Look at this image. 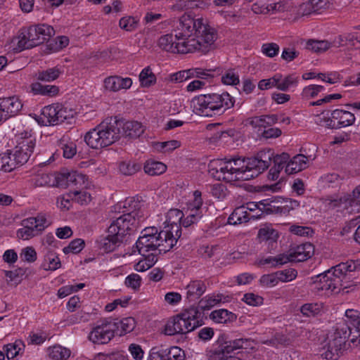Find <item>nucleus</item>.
Wrapping results in <instances>:
<instances>
[{
    "mask_svg": "<svg viewBox=\"0 0 360 360\" xmlns=\"http://www.w3.org/2000/svg\"><path fill=\"white\" fill-rule=\"evenodd\" d=\"M158 40L159 46L171 53H187L198 51L207 53L215 49L218 34L206 19L194 18L184 14L173 30Z\"/></svg>",
    "mask_w": 360,
    "mask_h": 360,
    "instance_id": "obj_1",
    "label": "nucleus"
},
{
    "mask_svg": "<svg viewBox=\"0 0 360 360\" xmlns=\"http://www.w3.org/2000/svg\"><path fill=\"white\" fill-rule=\"evenodd\" d=\"M143 205L134 198H128L115 206V210L121 214L113 219L108 229V233H119L123 238L134 233L140 224L146 219Z\"/></svg>",
    "mask_w": 360,
    "mask_h": 360,
    "instance_id": "obj_2",
    "label": "nucleus"
},
{
    "mask_svg": "<svg viewBox=\"0 0 360 360\" xmlns=\"http://www.w3.org/2000/svg\"><path fill=\"white\" fill-rule=\"evenodd\" d=\"M272 155V150L269 149L258 152L254 157L229 158L233 175H236L235 181H248L257 177L270 166Z\"/></svg>",
    "mask_w": 360,
    "mask_h": 360,
    "instance_id": "obj_3",
    "label": "nucleus"
},
{
    "mask_svg": "<svg viewBox=\"0 0 360 360\" xmlns=\"http://www.w3.org/2000/svg\"><path fill=\"white\" fill-rule=\"evenodd\" d=\"M235 99L228 93L200 94L191 100L193 112L200 116L213 117L233 107Z\"/></svg>",
    "mask_w": 360,
    "mask_h": 360,
    "instance_id": "obj_4",
    "label": "nucleus"
},
{
    "mask_svg": "<svg viewBox=\"0 0 360 360\" xmlns=\"http://www.w3.org/2000/svg\"><path fill=\"white\" fill-rule=\"evenodd\" d=\"M121 134L120 123L116 117H107L84 136L86 143L94 149L110 146L117 141Z\"/></svg>",
    "mask_w": 360,
    "mask_h": 360,
    "instance_id": "obj_5",
    "label": "nucleus"
},
{
    "mask_svg": "<svg viewBox=\"0 0 360 360\" xmlns=\"http://www.w3.org/2000/svg\"><path fill=\"white\" fill-rule=\"evenodd\" d=\"M176 245L174 237H169L167 231H158L155 226L146 227L136 243L139 254L145 255L150 251L158 250L160 253L169 251Z\"/></svg>",
    "mask_w": 360,
    "mask_h": 360,
    "instance_id": "obj_6",
    "label": "nucleus"
},
{
    "mask_svg": "<svg viewBox=\"0 0 360 360\" xmlns=\"http://www.w3.org/2000/svg\"><path fill=\"white\" fill-rule=\"evenodd\" d=\"M352 333V329L348 323H337L334 332L328 337L326 350L321 354L323 358L338 360L345 351L352 347V344L356 346L359 342L357 336L347 340Z\"/></svg>",
    "mask_w": 360,
    "mask_h": 360,
    "instance_id": "obj_7",
    "label": "nucleus"
},
{
    "mask_svg": "<svg viewBox=\"0 0 360 360\" xmlns=\"http://www.w3.org/2000/svg\"><path fill=\"white\" fill-rule=\"evenodd\" d=\"M356 268V265L352 260L340 263L316 276L319 280L314 281L315 288L319 291H324L327 295L338 292L347 273L355 271Z\"/></svg>",
    "mask_w": 360,
    "mask_h": 360,
    "instance_id": "obj_8",
    "label": "nucleus"
},
{
    "mask_svg": "<svg viewBox=\"0 0 360 360\" xmlns=\"http://www.w3.org/2000/svg\"><path fill=\"white\" fill-rule=\"evenodd\" d=\"M201 312L197 307H190L167 321L165 334L174 335L186 334L202 325L200 321Z\"/></svg>",
    "mask_w": 360,
    "mask_h": 360,
    "instance_id": "obj_9",
    "label": "nucleus"
},
{
    "mask_svg": "<svg viewBox=\"0 0 360 360\" xmlns=\"http://www.w3.org/2000/svg\"><path fill=\"white\" fill-rule=\"evenodd\" d=\"M260 205L262 206L260 208L262 214H287L291 210L298 207L300 203L295 200L276 197L260 201Z\"/></svg>",
    "mask_w": 360,
    "mask_h": 360,
    "instance_id": "obj_10",
    "label": "nucleus"
},
{
    "mask_svg": "<svg viewBox=\"0 0 360 360\" xmlns=\"http://www.w3.org/2000/svg\"><path fill=\"white\" fill-rule=\"evenodd\" d=\"M217 342L219 345V347L212 352V357L214 360L233 357L231 355L232 352L238 349H246L250 346L249 339L238 338L231 341H224L223 335L219 338Z\"/></svg>",
    "mask_w": 360,
    "mask_h": 360,
    "instance_id": "obj_11",
    "label": "nucleus"
},
{
    "mask_svg": "<svg viewBox=\"0 0 360 360\" xmlns=\"http://www.w3.org/2000/svg\"><path fill=\"white\" fill-rule=\"evenodd\" d=\"M117 329L114 321H101L92 328L89 339L96 344H106L115 336Z\"/></svg>",
    "mask_w": 360,
    "mask_h": 360,
    "instance_id": "obj_12",
    "label": "nucleus"
},
{
    "mask_svg": "<svg viewBox=\"0 0 360 360\" xmlns=\"http://www.w3.org/2000/svg\"><path fill=\"white\" fill-rule=\"evenodd\" d=\"M232 168L227 158L212 160L208 164L209 174L218 181H235Z\"/></svg>",
    "mask_w": 360,
    "mask_h": 360,
    "instance_id": "obj_13",
    "label": "nucleus"
},
{
    "mask_svg": "<svg viewBox=\"0 0 360 360\" xmlns=\"http://www.w3.org/2000/svg\"><path fill=\"white\" fill-rule=\"evenodd\" d=\"M35 143V139L31 136L18 138L17 145L14 148L13 156L17 158V161L21 165L29 160L33 153Z\"/></svg>",
    "mask_w": 360,
    "mask_h": 360,
    "instance_id": "obj_14",
    "label": "nucleus"
},
{
    "mask_svg": "<svg viewBox=\"0 0 360 360\" xmlns=\"http://www.w3.org/2000/svg\"><path fill=\"white\" fill-rule=\"evenodd\" d=\"M184 217L183 212L177 209L170 210L167 214L165 224L167 226L162 231H167L169 237H174L176 243L181 235V221Z\"/></svg>",
    "mask_w": 360,
    "mask_h": 360,
    "instance_id": "obj_15",
    "label": "nucleus"
},
{
    "mask_svg": "<svg viewBox=\"0 0 360 360\" xmlns=\"http://www.w3.org/2000/svg\"><path fill=\"white\" fill-rule=\"evenodd\" d=\"M22 108V103L17 96L0 98V120L2 122L15 116Z\"/></svg>",
    "mask_w": 360,
    "mask_h": 360,
    "instance_id": "obj_16",
    "label": "nucleus"
},
{
    "mask_svg": "<svg viewBox=\"0 0 360 360\" xmlns=\"http://www.w3.org/2000/svg\"><path fill=\"white\" fill-rule=\"evenodd\" d=\"M27 31L31 42L36 46L49 41L55 33L53 28L46 24L32 25Z\"/></svg>",
    "mask_w": 360,
    "mask_h": 360,
    "instance_id": "obj_17",
    "label": "nucleus"
},
{
    "mask_svg": "<svg viewBox=\"0 0 360 360\" xmlns=\"http://www.w3.org/2000/svg\"><path fill=\"white\" fill-rule=\"evenodd\" d=\"M328 122V128L340 129L352 125L355 122V116L349 111L336 109L331 112V120Z\"/></svg>",
    "mask_w": 360,
    "mask_h": 360,
    "instance_id": "obj_18",
    "label": "nucleus"
},
{
    "mask_svg": "<svg viewBox=\"0 0 360 360\" xmlns=\"http://www.w3.org/2000/svg\"><path fill=\"white\" fill-rule=\"evenodd\" d=\"M314 245L309 243H306L296 246L290 250L289 254L286 255L289 262H300L310 258L314 255Z\"/></svg>",
    "mask_w": 360,
    "mask_h": 360,
    "instance_id": "obj_19",
    "label": "nucleus"
},
{
    "mask_svg": "<svg viewBox=\"0 0 360 360\" xmlns=\"http://www.w3.org/2000/svg\"><path fill=\"white\" fill-rule=\"evenodd\" d=\"M104 87L112 92H117L122 89H129L132 85L130 77H122L118 75L109 76L104 79Z\"/></svg>",
    "mask_w": 360,
    "mask_h": 360,
    "instance_id": "obj_20",
    "label": "nucleus"
},
{
    "mask_svg": "<svg viewBox=\"0 0 360 360\" xmlns=\"http://www.w3.org/2000/svg\"><path fill=\"white\" fill-rule=\"evenodd\" d=\"M117 122L120 123L121 134L129 138H137L140 136L144 131V129L141 122L137 121H127L124 122L117 120Z\"/></svg>",
    "mask_w": 360,
    "mask_h": 360,
    "instance_id": "obj_21",
    "label": "nucleus"
},
{
    "mask_svg": "<svg viewBox=\"0 0 360 360\" xmlns=\"http://www.w3.org/2000/svg\"><path fill=\"white\" fill-rule=\"evenodd\" d=\"M124 239L116 231L115 233H108L106 237L101 239L100 248L105 252H113L124 243Z\"/></svg>",
    "mask_w": 360,
    "mask_h": 360,
    "instance_id": "obj_22",
    "label": "nucleus"
},
{
    "mask_svg": "<svg viewBox=\"0 0 360 360\" xmlns=\"http://www.w3.org/2000/svg\"><path fill=\"white\" fill-rule=\"evenodd\" d=\"M309 158L302 155L297 154L292 159H289L286 165L285 173L288 174L297 173L308 167Z\"/></svg>",
    "mask_w": 360,
    "mask_h": 360,
    "instance_id": "obj_23",
    "label": "nucleus"
},
{
    "mask_svg": "<svg viewBox=\"0 0 360 360\" xmlns=\"http://www.w3.org/2000/svg\"><path fill=\"white\" fill-rule=\"evenodd\" d=\"M61 176L65 179L68 186H73L76 188L84 189L89 185L87 176L82 173L73 171Z\"/></svg>",
    "mask_w": 360,
    "mask_h": 360,
    "instance_id": "obj_24",
    "label": "nucleus"
},
{
    "mask_svg": "<svg viewBox=\"0 0 360 360\" xmlns=\"http://www.w3.org/2000/svg\"><path fill=\"white\" fill-rule=\"evenodd\" d=\"M284 5L281 2L264 4L256 2L252 6V11L255 14L266 15L283 11Z\"/></svg>",
    "mask_w": 360,
    "mask_h": 360,
    "instance_id": "obj_25",
    "label": "nucleus"
},
{
    "mask_svg": "<svg viewBox=\"0 0 360 360\" xmlns=\"http://www.w3.org/2000/svg\"><path fill=\"white\" fill-rule=\"evenodd\" d=\"M58 108L57 103L45 106L42 109L39 122L45 126L58 124V121L56 119L57 113H58Z\"/></svg>",
    "mask_w": 360,
    "mask_h": 360,
    "instance_id": "obj_26",
    "label": "nucleus"
},
{
    "mask_svg": "<svg viewBox=\"0 0 360 360\" xmlns=\"http://www.w3.org/2000/svg\"><path fill=\"white\" fill-rule=\"evenodd\" d=\"M258 216H250L245 206L236 207L228 218V223L232 225L240 224L248 221L251 218H258Z\"/></svg>",
    "mask_w": 360,
    "mask_h": 360,
    "instance_id": "obj_27",
    "label": "nucleus"
},
{
    "mask_svg": "<svg viewBox=\"0 0 360 360\" xmlns=\"http://www.w3.org/2000/svg\"><path fill=\"white\" fill-rule=\"evenodd\" d=\"M187 298L195 301L200 297L206 290V285L202 281H191L186 286Z\"/></svg>",
    "mask_w": 360,
    "mask_h": 360,
    "instance_id": "obj_28",
    "label": "nucleus"
},
{
    "mask_svg": "<svg viewBox=\"0 0 360 360\" xmlns=\"http://www.w3.org/2000/svg\"><path fill=\"white\" fill-rule=\"evenodd\" d=\"M257 238L260 243H268L269 245L274 248L277 244L278 238V233L276 230L270 226H264L261 228L257 233Z\"/></svg>",
    "mask_w": 360,
    "mask_h": 360,
    "instance_id": "obj_29",
    "label": "nucleus"
},
{
    "mask_svg": "<svg viewBox=\"0 0 360 360\" xmlns=\"http://www.w3.org/2000/svg\"><path fill=\"white\" fill-rule=\"evenodd\" d=\"M334 43L337 46H347L348 49H359L360 39L355 34L345 33L338 36Z\"/></svg>",
    "mask_w": 360,
    "mask_h": 360,
    "instance_id": "obj_30",
    "label": "nucleus"
},
{
    "mask_svg": "<svg viewBox=\"0 0 360 360\" xmlns=\"http://www.w3.org/2000/svg\"><path fill=\"white\" fill-rule=\"evenodd\" d=\"M210 318L215 323L223 324L232 323L236 320L235 314L224 309L212 311Z\"/></svg>",
    "mask_w": 360,
    "mask_h": 360,
    "instance_id": "obj_31",
    "label": "nucleus"
},
{
    "mask_svg": "<svg viewBox=\"0 0 360 360\" xmlns=\"http://www.w3.org/2000/svg\"><path fill=\"white\" fill-rule=\"evenodd\" d=\"M278 115H267L253 117L250 120L249 124L255 128H266L268 126H271L272 124L278 122Z\"/></svg>",
    "mask_w": 360,
    "mask_h": 360,
    "instance_id": "obj_32",
    "label": "nucleus"
},
{
    "mask_svg": "<svg viewBox=\"0 0 360 360\" xmlns=\"http://www.w3.org/2000/svg\"><path fill=\"white\" fill-rule=\"evenodd\" d=\"M288 262H289V259L287 257V255L283 253L274 257L269 256L266 258H262L258 260L257 264L259 266L269 264L271 268H278Z\"/></svg>",
    "mask_w": 360,
    "mask_h": 360,
    "instance_id": "obj_33",
    "label": "nucleus"
},
{
    "mask_svg": "<svg viewBox=\"0 0 360 360\" xmlns=\"http://www.w3.org/2000/svg\"><path fill=\"white\" fill-rule=\"evenodd\" d=\"M25 344L20 340H17L13 343H9L4 346L3 350L4 351L8 359H15L21 354L25 349Z\"/></svg>",
    "mask_w": 360,
    "mask_h": 360,
    "instance_id": "obj_34",
    "label": "nucleus"
},
{
    "mask_svg": "<svg viewBox=\"0 0 360 360\" xmlns=\"http://www.w3.org/2000/svg\"><path fill=\"white\" fill-rule=\"evenodd\" d=\"M20 165L21 164L18 163L13 153H6L0 155V170L10 172Z\"/></svg>",
    "mask_w": 360,
    "mask_h": 360,
    "instance_id": "obj_35",
    "label": "nucleus"
},
{
    "mask_svg": "<svg viewBox=\"0 0 360 360\" xmlns=\"http://www.w3.org/2000/svg\"><path fill=\"white\" fill-rule=\"evenodd\" d=\"M114 323L117 326L115 334L120 336L131 332L136 326L135 319L132 317H127L119 321H114Z\"/></svg>",
    "mask_w": 360,
    "mask_h": 360,
    "instance_id": "obj_36",
    "label": "nucleus"
},
{
    "mask_svg": "<svg viewBox=\"0 0 360 360\" xmlns=\"http://www.w3.org/2000/svg\"><path fill=\"white\" fill-rule=\"evenodd\" d=\"M32 91L34 94L53 96L58 93V87L55 85H43L39 82L31 84Z\"/></svg>",
    "mask_w": 360,
    "mask_h": 360,
    "instance_id": "obj_37",
    "label": "nucleus"
},
{
    "mask_svg": "<svg viewBox=\"0 0 360 360\" xmlns=\"http://www.w3.org/2000/svg\"><path fill=\"white\" fill-rule=\"evenodd\" d=\"M63 71L58 67H53L46 70L39 71L36 74L38 80L50 82L59 77Z\"/></svg>",
    "mask_w": 360,
    "mask_h": 360,
    "instance_id": "obj_38",
    "label": "nucleus"
},
{
    "mask_svg": "<svg viewBox=\"0 0 360 360\" xmlns=\"http://www.w3.org/2000/svg\"><path fill=\"white\" fill-rule=\"evenodd\" d=\"M143 169L146 174L155 176L163 174L167 169V166L161 162L148 160L146 162Z\"/></svg>",
    "mask_w": 360,
    "mask_h": 360,
    "instance_id": "obj_39",
    "label": "nucleus"
},
{
    "mask_svg": "<svg viewBox=\"0 0 360 360\" xmlns=\"http://www.w3.org/2000/svg\"><path fill=\"white\" fill-rule=\"evenodd\" d=\"M48 354L53 360H66L70 357L71 352L60 345H54L48 349Z\"/></svg>",
    "mask_w": 360,
    "mask_h": 360,
    "instance_id": "obj_40",
    "label": "nucleus"
},
{
    "mask_svg": "<svg viewBox=\"0 0 360 360\" xmlns=\"http://www.w3.org/2000/svg\"><path fill=\"white\" fill-rule=\"evenodd\" d=\"M278 84L277 89L282 91H286L290 86H297L298 78L292 75L283 77L281 74H277Z\"/></svg>",
    "mask_w": 360,
    "mask_h": 360,
    "instance_id": "obj_41",
    "label": "nucleus"
},
{
    "mask_svg": "<svg viewBox=\"0 0 360 360\" xmlns=\"http://www.w3.org/2000/svg\"><path fill=\"white\" fill-rule=\"evenodd\" d=\"M145 258L143 259L140 260L138 263H136L134 266V269L137 271L143 272L145 271L150 268H151L157 262V255L150 253L146 255H143Z\"/></svg>",
    "mask_w": 360,
    "mask_h": 360,
    "instance_id": "obj_42",
    "label": "nucleus"
},
{
    "mask_svg": "<svg viewBox=\"0 0 360 360\" xmlns=\"http://www.w3.org/2000/svg\"><path fill=\"white\" fill-rule=\"evenodd\" d=\"M141 168V165L135 161L126 160L120 163L119 169L120 172L127 176L133 175L139 172Z\"/></svg>",
    "mask_w": 360,
    "mask_h": 360,
    "instance_id": "obj_43",
    "label": "nucleus"
},
{
    "mask_svg": "<svg viewBox=\"0 0 360 360\" xmlns=\"http://www.w3.org/2000/svg\"><path fill=\"white\" fill-rule=\"evenodd\" d=\"M139 81L143 87H149L156 82V77L149 66L142 70L139 75Z\"/></svg>",
    "mask_w": 360,
    "mask_h": 360,
    "instance_id": "obj_44",
    "label": "nucleus"
},
{
    "mask_svg": "<svg viewBox=\"0 0 360 360\" xmlns=\"http://www.w3.org/2000/svg\"><path fill=\"white\" fill-rule=\"evenodd\" d=\"M180 142L176 140H171L164 142H155L153 143L154 148L161 153H169L180 147Z\"/></svg>",
    "mask_w": 360,
    "mask_h": 360,
    "instance_id": "obj_45",
    "label": "nucleus"
},
{
    "mask_svg": "<svg viewBox=\"0 0 360 360\" xmlns=\"http://www.w3.org/2000/svg\"><path fill=\"white\" fill-rule=\"evenodd\" d=\"M330 44L326 40L319 41V40H309L307 43V49L316 52H323L328 50L330 48Z\"/></svg>",
    "mask_w": 360,
    "mask_h": 360,
    "instance_id": "obj_46",
    "label": "nucleus"
},
{
    "mask_svg": "<svg viewBox=\"0 0 360 360\" xmlns=\"http://www.w3.org/2000/svg\"><path fill=\"white\" fill-rule=\"evenodd\" d=\"M278 282L287 283L295 280L297 276V271L289 268L276 271Z\"/></svg>",
    "mask_w": 360,
    "mask_h": 360,
    "instance_id": "obj_47",
    "label": "nucleus"
},
{
    "mask_svg": "<svg viewBox=\"0 0 360 360\" xmlns=\"http://www.w3.org/2000/svg\"><path fill=\"white\" fill-rule=\"evenodd\" d=\"M84 240L81 238H77L72 240L70 244L65 247L63 250L65 254L73 253L77 254L80 252L84 248Z\"/></svg>",
    "mask_w": 360,
    "mask_h": 360,
    "instance_id": "obj_48",
    "label": "nucleus"
},
{
    "mask_svg": "<svg viewBox=\"0 0 360 360\" xmlns=\"http://www.w3.org/2000/svg\"><path fill=\"white\" fill-rule=\"evenodd\" d=\"M34 219L36 220L35 223L37 228H38L39 231V234H41L45 230V229L51 224L49 215L46 213L40 212L34 217Z\"/></svg>",
    "mask_w": 360,
    "mask_h": 360,
    "instance_id": "obj_49",
    "label": "nucleus"
},
{
    "mask_svg": "<svg viewBox=\"0 0 360 360\" xmlns=\"http://www.w3.org/2000/svg\"><path fill=\"white\" fill-rule=\"evenodd\" d=\"M321 305L318 303H307L301 307L302 314L307 317L319 314L321 310Z\"/></svg>",
    "mask_w": 360,
    "mask_h": 360,
    "instance_id": "obj_50",
    "label": "nucleus"
},
{
    "mask_svg": "<svg viewBox=\"0 0 360 360\" xmlns=\"http://www.w3.org/2000/svg\"><path fill=\"white\" fill-rule=\"evenodd\" d=\"M190 72L191 78L197 77L201 79H209L214 77L215 70L212 69L191 68Z\"/></svg>",
    "mask_w": 360,
    "mask_h": 360,
    "instance_id": "obj_51",
    "label": "nucleus"
},
{
    "mask_svg": "<svg viewBox=\"0 0 360 360\" xmlns=\"http://www.w3.org/2000/svg\"><path fill=\"white\" fill-rule=\"evenodd\" d=\"M139 21L134 17L126 16L120 20V27L127 32H131L136 29Z\"/></svg>",
    "mask_w": 360,
    "mask_h": 360,
    "instance_id": "obj_52",
    "label": "nucleus"
},
{
    "mask_svg": "<svg viewBox=\"0 0 360 360\" xmlns=\"http://www.w3.org/2000/svg\"><path fill=\"white\" fill-rule=\"evenodd\" d=\"M5 276L9 278L8 283L14 281L15 284L18 285L22 279V276L25 274L26 270L22 268H18L14 271H4Z\"/></svg>",
    "mask_w": 360,
    "mask_h": 360,
    "instance_id": "obj_53",
    "label": "nucleus"
},
{
    "mask_svg": "<svg viewBox=\"0 0 360 360\" xmlns=\"http://www.w3.org/2000/svg\"><path fill=\"white\" fill-rule=\"evenodd\" d=\"M166 349L167 360H185L184 352L179 347H172Z\"/></svg>",
    "mask_w": 360,
    "mask_h": 360,
    "instance_id": "obj_54",
    "label": "nucleus"
},
{
    "mask_svg": "<svg viewBox=\"0 0 360 360\" xmlns=\"http://www.w3.org/2000/svg\"><path fill=\"white\" fill-rule=\"evenodd\" d=\"M45 262H47L48 266L45 267L46 270H56L60 266V259L53 252H49L45 255Z\"/></svg>",
    "mask_w": 360,
    "mask_h": 360,
    "instance_id": "obj_55",
    "label": "nucleus"
},
{
    "mask_svg": "<svg viewBox=\"0 0 360 360\" xmlns=\"http://www.w3.org/2000/svg\"><path fill=\"white\" fill-rule=\"evenodd\" d=\"M323 90H324L323 86L316 84L309 85L303 89L302 96L307 99L314 98Z\"/></svg>",
    "mask_w": 360,
    "mask_h": 360,
    "instance_id": "obj_56",
    "label": "nucleus"
},
{
    "mask_svg": "<svg viewBox=\"0 0 360 360\" xmlns=\"http://www.w3.org/2000/svg\"><path fill=\"white\" fill-rule=\"evenodd\" d=\"M271 158L274 159V167L281 172L283 168H285V169H286V165L290 158V155L288 153H283L282 154L277 155L274 157L273 155ZM271 160L272 159H271Z\"/></svg>",
    "mask_w": 360,
    "mask_h": 360,
    "instance_id": "obj_57",
    "label": "nucleus"
},
{
    "mask_svg": "<svg viewBox=\"0 0 360 360\" xmlns=\"http://www.w3.org/2000/svg\"><path fill=\"white\" fill-rule=\"evenodd\" d=\"M262 52L269 58H274L279 52V46L276 43H266L262 46Z\"/></svg>",
    "mask_w": 360,
    "mask_h": 360,
    "instance_id": "obj_58",
    "label": "nucleus"
},
{
    "mask_svg": "<svg viewBox=\"0 0 360 360\" xmlns=\"http://www.w3.org/2000/svg\"><path fill=\"white\" fill-rule=\"evenodd\" d=\"M259 282L262 285L266 287H273L279 283L276 272L262 276Z\"/></svg>",
    "mask_w": 360,
    "mask_h": 360,
    "instance_id": "obj_59",
    "label": "nucleus"
},
{
    "mask_svg": "<svg viewBox=\"0 0 360 360\" xmlns=\"http://www.w3.org/2000/svg\"><path fill=\"white\" fill-rule=\"evenodd\" d=\"M242 300L246 304L255 307L262 305L263 304L264 299L258 295L248 292L244 295Z\"/></svg>",
    "mask_w": 360,
    "mask_h": 360,
    "instance_id": "obj_60",
    "label": "nucleus"
},
{
    "mask_svg": "<svg viewBox=\"0 0 360 360\" xmlns=\"http://www.w3.org/2000/svg\"><path fill=\"white\" fill-rule=\"evenodd\" d=\"M57 110L58 113H57L56 120L58 121V124L64 122L65 120L72 117L73 112L71 110H68L66 108L63 107L62 105L57 103Z\"/></svg>",
    "mask_w": 360,
    "mask_h": 360,
    "instance_id": "obj_61",
    "label": "nucleus"
},
{
    "mask_svg": "<svg viewBox=\"0 0 360 360\" xmlns=\"http://www.w3.org/2000/svg\"><path fill=\"white\" fill-rule=\"evenodd\" d=\"M72 193L74 195V200L81 205L87 204L91 200V195L82 189L75 190Z\"/></svg>",
    "mask_w": 360,
    "mask_h": 360,
    "instance_id": "obj_62",
    "label": "nucleus"
},
{
    "mask_svg": "<svg viewBox=\"0 0 360 360\" xmlns=\"http://www.w3.org/2000/svg\"><path fill=\"white\" fill-rule=\"evenodd\" d=\"M141 283V278L139 274H131L129 275L124 281L125 285L134 290H137L140 288Z\"/></svg>",
    "mask_w": 360,
    "mask_h": 360,
    "instance_id": "obj_63",
    "label": "nucleus"
},
{
    "mask_svg": "<svg viewBox=\"0 0 360 360\" xmlns=\"http://www.w3.org/2000/svg\"><path fill=\"white\" fill-rule=\"evenodd\" d=\"M166 354L165 349L153 347L150 351L147 360H167Z\"/></svg>",
    "mask_w": 360,
    "mask_h": 360,
    "instance_id": "obj_64",
    "label": "nucleus"
}]
</instances>
